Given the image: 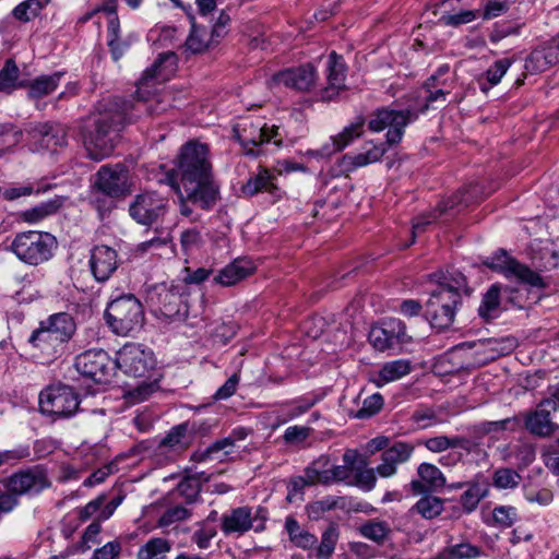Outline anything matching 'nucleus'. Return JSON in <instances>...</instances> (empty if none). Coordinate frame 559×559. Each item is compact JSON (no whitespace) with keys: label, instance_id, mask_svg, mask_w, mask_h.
I'll return each instance as SVG.
<instances>
[{"label":"nucleus","instance_id":"nucleus-1","mask_svg":"<svg viewBox=\"0 0 559 559\" xmlns=\"http://www.w3.org/2000/svg\"><path fill=\"white\" fill-rule=\"evenodd\" d=\"M209 147L190 141L181 148L177 175L187 198L203 210H211L219 199V187L212 174Z\"/></svg>","mask_w":559,"mask_h":559},{"label":"nucleus","instance_id":"nucleus-2","mask_svg":"<svg viewBox=\"0 0 559 559\" xmlns=\"http://www.w3.org/2000/svg\"><path fill=\"white\" fill-rule=\"evenodd\" d=\"M432 277L437 287L426 302V317L433 329L443 331L453 324L462 296L469 295L472 289L466 277L455 270L433 274Z\"/></svg>","mask_w":559,"mask_h":559},{"label":"nucleus","instance_id":"nucleus-3","mask_svg":"<svg viewBox=\"0 0 559 559\" xmlns=\"http://www.w3.org/2000/svg\"><path fill=\"white\" fill-rule=\"evenodd\" d=\"M175 66L176 55L174 52L159 55L151 68L144 71L133 99L119 100L127 114L128 122L135 121L144 112L148 116H155L167 110L170 106L169 95L167 93L151 95L150 87L153 86V81H164L167 76L166 69L167 72H171Z\"/></svg>","mask_w":559,"mask_h":559},{"label":"nucleus","instance_id":"nucleus-4","mask_svg":"<svg viewBox=\"0 0 559 559\" xmlns=\"http://www.w3.org/2000/svg\"><path fill=\"white\" fill-rule=\"evenodd\" d=\"M156 358L153 350L142 344L128 343L117 353L116 369L126 376L142 379L135 386L126 391L131 403H141L159 388L160 376L156 373Z\"/></svg>","mask_w":559,"mask_h":559},{"label":"nucleus","instance_id":"nucleus-5","mask_svg":"<svg viewBox=\"0 0 559 559\" xmlns=\"http://www.w3.org/2000/svg\"><path fill=\"white\" fill-rule=\"evenodd\" d=\"M127 122V114L119 100H115L108 107L88 117L82 132L87 156L96 162L108 157L116 146L119 132Z\"/></svg>","mask_w":559,"mask_h":559},{"label":"nucleus","instance_id":"nucleus-6","mask_svg":"<svg viewBox=\"0 0 559 559\" xmlns=\"http://www.w3.org/2000/svg\"><path fill=\"white\" fill-rule=\"evenodd\" d=\"M104 319L116 335L131 336L142 330L145 314L141 301L134 295L126 294L108 302Z\"/></svg>","mask_w":559,"mask_h":559},{"label":"nucleus","instance_id":"nucleus-7","mask_svg":"<svg viewBox=\"0 0 559 559\" xmlns=\"http://www.w3.org/2000/svg\"><path fill=\"white\" fill-rule=\"evenodd\" d=\"M56 246V238L51 234L27 230L16 234L8 250L21 262L37 266L51 259Z\"/></svg>","mask_w":559,"mask_h":559},{"label":"nucleus","instance_id":"nucleus-8","mask_svg":"<svg viewBox=\"0 0 559 559\" xmlns=\"http://www.w3.org/2000/svg\"><path fill=\"white\" fill-rule=\"evenodd\" d=\"M234 132L239 143L245 150V154L257 157L262 154V145L273 140L276 146H282L283 139L280 129L276 126L269 127L260 120L243 119L234 128Z\"/></svg>","mask_w":559,"mask_h":559},{"label":"nucleus","instance_id":"nucleus-9","mask_svg":"<svg viewBox=\"0 0 559 559\" xmlns=\"http://www.w3.org/2000/svg\"><path fill=\"white\" fill-rule=\"evenodd\" d=\"M79 405V395L66 384L50 385L39 394L40 412L53 419L73 416Z\"/></svg>","mask_w":559,"mask_h":559},{"label":"nucleus","instance_id":"nucleus-10","mask_svg":"<svg viewBox=\"0 0 559 559\" xmlns=\"http://www.w3.org/2000/svg\"><path fill=\"white\" fill-rule=\"evenodd\" d=\"M74 367L79 373L96 383H109L116 373V359L104 349H88L76 356Z\"/></svg>","mask_w":559,"mask_h":559},{"label":"nucleus","instance_id":"nucleus-11","mask_svg":"<svg viewBox=\"0 0 559 559\" xmlns=\"http://www.w3.org/2000/svg\"><path fill=\"white\" fill-rule=\"evenodd\" d=\"M414 119L416 115L411 110L380 108L371 115L368 127L373 132H381L389 128L386 144L394 145L401 142L405 127Z\"/></svg>","mask_w":559,"mask_h":559},{"label":"nucleus","instance_id":"nucleus-12","mask_svg":"<svg viewBox=\"0 0 559 559\" xmlns=\"http://www.w3.org/2000/svg\"><path fill=\"white\" fill-rule=\"evenodd\" d=\"M267 511L258 507L254 511L249 507H238L222 516V531L226 534H245L253 530L262 532L265 530Z\"/></svg>","mask_w":559,"mask_h":559},{"label":"nucleus","instance_id":"nucleus-13","mask_svg":"<svg viewBox=\"0 0 559 559\" xmlns=\"http://www.w3.org/2000/svg\"><path fill=\"white\" fill-rule=\"evenodd\" d=\"M50 486L51 481L46 469L39 465L12 474L5 484L7 492L15 498L17 496H37Z\"/></svg>","mask_w":559,"mask_h":559},{"label":"nucleus","instance_id":"nucleus-14","mask_svg":"<svg viewBox=\"0 0 559 559\" xmlns=\"http://www.w3.org/2000/svg\"><path fill=\"white\" fill-rule=\"evenodd\" d=\"M484 264L490 270L501 273L507 277L514 276L522 283H525L532 287L545 286L544 278L537 272H534L526 265L519 263L504 250H499L491 257H488L484 261Z\"/></svg>","mask_w":559,"mask_h":559},{"label":"nucleus","instance_id":"nucleus-15","mask_svg":"<svg viewBox=\"0 0 559 559\" xmlns=\"http://www.w3.org/2000/svg\"><path fill=\"white\" fill-rule=\"evenodd\" d=\"M167 206L168 200L165 197L145 191L135 195L129 205V214L138 224L150 226L166 214Z\"/></svg>","mask_w":559,"mask_h":559},{"label":"nucleus","instance_id":"nucleus-16","mask_svg":"<svg viewBox=\"0 0 559 559\" xmlns=\"http://www.w3.org/2000/svg\"><path fill=\"white\" fill-rule=\"evenodd\" d=\"M28 145L32 152L56 151L68 145V129L58 122H45L28 131Z\"/></svg>","mask_w":559,"mask_h":559},{"label":"nucleus","instance_id":"nucleus-17","mask_svg":"<svg viewBox=\"0 0 559 559\" xmlns=\"http://www.w3.org/2000/svg\"><path fill=\"white\" fill-rule=\"evenodd\" d=\"M318 74L314 67L306 63L295 68H288L273 74L270 87L283 85L299 92H309L317 82Z\"/></svg>","mask_w":559,"mask_h":559},{"label":"nucleus","instance_id":"nucleus-18","mask_svg":"<svg viewBox=\"0 0 559 559\" xmlns=\"http://www.w3.org/2000/svg\"><path fill=\"white\" fill-rule=\"evenodd\" d=\"M406 329L400 319L391 318L382 322L380 326L371 328L369 332L370 344L380 352L394 349L404 343Z\"/></svg>","mask_w":559,"mask_h":559},{"label":"nucleus","instance_id":"nucleus-19","mask_svg":"<svg viewBox=\"0 0 559 559\" xmlns=\"http://www.w3.org/2000/svg\"><path fill=\"white\" fill-rule=\"evenodd\" d=\"M96 177L95 186L106 195L117 198L128 190V169L122 164L104 165Z\"/></svg>","mask_w":559,"mask_h":559},{"label":"nucleus","instance_id":"nucleus-20","mask_svg":"<svg viewBox=\"0 0 559 559\" xmlns=\"http://www.w3.org/2000/svg\"><path fill=\"white\" fill-rule=\"evenodd\" d=\"M346 67L342 56L332 51L326 62V81L328 85L321 90L320 97L322 100L335 99L342 91H345Z\"/></svg>","mask_w":559,"mask_h":559},{"label":"nucleus","instance_id":"nucleus-21","mask_svg":"<svg viewBox=\"0 0 559 559\" xmlns=\"http://www.w3.org/2000/svg\"><path fill=\"white\" fill-rule=\"evenodd\" d=\"M119 265L118 253L111 247L102 245L91 250L90 267L97 282H106Z\"/></svg>","mask_w":559,"mask_h":559},{"label":"nucleus","instance_id":"nucleus-22","mask_svg":"<svg viewBox=\"0 0 559 559\" xmlns=\"http://www.w3.org/2000/svg\"><path fill=\"white\" fill-rule=\"evenodd\" d=\"M559 64V34L545 45L535 48L525 60V69L540 73Z\"/></svg>","mask_w":559,"mask_h":559},{"label":"nucleus","instance_id":"nucleus-23","mask_svg":"<svg viewBox=\"0 0 559 559\" xmlns=\"http://www.w3.org/2000/svg\"><path fill=\"white\" fill-rule=\"evenodd\" d=\"M551 409L537 404L535 411L525 416V428L530 433L540 438H548L559 431V425L550 416Z\"/></svg>","mask_w":559,"mask_h":559},{"label":"nucleus","instance_id":"nucleus-24","mask_svg":"<svg viewBox=\"0 0 559 559\" xmlns=\"http://www.w3.org/2000/svg\"><path fill=\"white\" fill-rule=\"evenodd\" d=\"M155 296L163 316L175 318L180 314L181 292L179 285L159 284L155 287Z\"/></svg>","mask_w":559,"mask_h":559},{"label":"nucleus","instance_id":"nucleus-25","mask_svg":"<svg viewBox=\"0 0 559 559\" xmlns=\"http://www.w3.org/2000/svg\"><path fill=\"white\" fill-rule=\"evenodd\" d=\"M364 128V120H359L350 126L344 128V130L335 136H331L330 140L324 143L320 150L317 151V156L328 157L332 154L342 151L355 139L361 135Z\"/></svg>","mask_w":559,"mask_h":559},{"label":"nucleus","instance_id":"nucleus-26","mask_svg":"<svg viewBox=\"0 0 559 559\" xmlns=\"http://www.w3.org/2000/svg\"><path fill=\"white\" fill-rule=\"evenodd\" d=\"M254 263L249 259H236L223 267L215 276V282L222 286H231L252 274Z\"/></svg>","mask_w":559,"mask_h":559},{"label":"nucleus","instance_id":"nucleus-27","mask_svg":"<svg viewBox=\"0 0 559 559\" xmlns=\"http://www.w3.org/2000/svg\"><path fill=\"white\" fill-rule=\"evenodd\" d=\"M386 147L383 144H369L365 152L355 155L346 154L342 157L340 166L343 171L350 173L359 167L376 163L385 154Z\"/></svg>","mask_w":559,"mask_h":559},{"label":"nucleus","instance_id":"nucleus-28","mask_svg":"<svg viewBox=\"0 0 559 559\" xmlns=\"http://www.w3.org/2000/svg\"><path fill=\"white\" fill-rule=\"evenodd\" d=\"M278 191L276 176L264 167H260L259 171L251 176L242 186V193L249 197L260 192L277 195Z\"/></svg>","mask_w":559,"mask_h":559},{"label":"nucleus","instance_id":"nucleus-29","mask_svg":"<svg viewBox=\"0 0 559 559\" xmlns=\"http://www.w3.org/2000/svg\"><path fill=\"white\" fill-rule=\"evenodd\" d=\"M28 342L33 345V347L39 349L41 353L48 356L57 355L66 344L56 334H52V331L49 330L43 322L39 323V328H37L31 334Z\"/></svg>","mask_w":559,"mask_h":559},{"label":"nucleus","instance_id":"nucleus-30","mask_svg":"<svg viewBox=\"0 0 559 559\" xmlns=\"http://www.w3.org/2000/svg\"><path fill=\"white\" fill-rule=\"evenodd\" d=\"M532 264L539 272H549L559 266V251L550 242L533 248Z\"/></svg>","mask_w":559,"mask_h":559},{"label":"nucleus","instance_id":"nucleus-31","mask_svg":"<svg viewBox=\"0 0 559 559\" xmlns=\"http://www.w3.org/2000/svg\"><path fill=\"white\" fill-rule=\"evenodd\" d=\"M41 322L64 343H68L76 331L73 317L67 312L53 313Z\"/></svg>","mask_w":559,"mask_h":559},{"label":"nucleus","instance_id":"nucleus-32","mask_svg":"<svg viewBox=\"0 0 559 559\" xmlns=\"http://www.w3.org/2000/svg\"><path fill=\"white\" fill-rule=\"evenodd\" d=\"M285 531L288 534L290 543L297 548L309 550L318 543L317 536L301 527L294 516L286 518Z\"/></svg>","mask_w":559,"mask_h":559},{"label":"nucleus","instance_id":"nucleus-33","mask_svg":"<svg viewBox=\"0 0 559 559\" xmlns=\"http://www.w3.org/2000/svg\"><path fill=\"white\" fill-rule=\"evenodd\" d=\"M62 72H55L50 75H40L29 82L28 97L33 100H39L56 91L60 84Z\"/></svg>","mask_w":559,"mask_h":559},{"label":"nucleus","instance_id":"nucleus-34","mask_svg":"<svg viewBox=\"0 0 559 559\" xmlns=\"http://www.w3.org/2000/svg\"><path fill=\"white\" fill-rule=\"evenodd\" d=\"M107 38L108 46L115 60L122 57L124 51L129 48L132 40H138L136 35H131L128 40H122L120 37V21L118 16L108 20L107 24Z\"/></svg>","mask_w":559,"mask_h":559},{"label":"nucleus","instance_id":"nucleus-35","mask_svg":"<svg viewBox=\"0 0 559 559\" xmlns=\"http://www.w3.org/2000/svg\"><path fill=\"white\" fill-rule=\"evenodd\" d=\"M412 371L411 361L407 359H397L385 362L378 373L377 385L397 381Z\"/></svg>","mask_w":559,"mask_h":559},{"label":"nucleus","instance_id":"nucleus-36","mask_svg":"<svg viewBox=\"0 0 559 559\" xmlns=\"http://www.w3.org/2000/svg\"><path fill=\"white\" fill-rule=\"evenodd\" d=\"M231 440L226 437L216 440L205 450L195 451L191 460L194 462H209V461H223L227 455L233 452Z\"/></svg>","mask_w":559,"mask_h":559},{"label":"nucleus","instance_id":"nucleus-37","mask_svg":"<svg viewBox=\"0 0 559 559\" xmlns=\"http://www.w3.org/2000/svg\"><path fill=\"white\" fill-rule=\"evenodd\" d=\"M231 440L226 437L216 440L205 450L195 451L191 460L194 462H209V461H223L227 455L233 452Z\"/></svg>","mask_w":559,"mask_h":559},{"label":"nucleus","instance_id":"nucleus-38","mask_svg":"<svg viewBox=\"0 0 559 559\" xmlns=\"http://www.w3.org/2000/svg\"><path fill=\"white\" fill-rule=\"evenodd\" d=\"M209 477L205 473H197L183 477L177 485L176 491L178 496L186 499L188 503L197 500L201 491L202 481H207Z\"/></svg>","mask_w":559,"mask_h":559},{"label":"nucleus","instance_id":"nucleus-39","mask_svg":"<svg viewBox=\"0 0 559 559\" xmlns=\"http://www.w3.org/2000/svg\"><path fill=\"white\" fill-rule=\"evenodd\" d=\"M511 64L512 60L510 58L496 60L484 73L483 78L485 82H483L481 79L479 80L480 91L487 93L491 87L499 84Z\"/></svg>","mask_w":559,"mask_h":559},{"label":"nucleus","instance_id":"nucleus-40","mask_svg":"<svg viewBox=\"0 0 559 559\" xmlns=\"http://www.w3.org/2000/svg\"><path fill=\"white\" fill-rule=\"evenodd\" d=\"M481 556V549L469 543L450 545L438 552L437 559H475Z\"/></svg>","mask_w":559,"mask_h":559},{"label":"nucleus","instance_id":"nucleus-41","mask_svg":"<svg viewBox=\"0 0 559 559\" xmlns=\"http://www.w3.org/2000/svg\"><path fill=\"white\" fill-rule=\"evenodd\" d=\"M469 441L463 437L437 436L424 441V445L431 452L439 453L448 449L461 448L468 450Z\"/></svg>","mask_w":559,"mask_h":559},{"label":"nucleus","instance_id":"nucleus-42","mask_svg":"<svg viewBox=\"0 0 559 559\" xmlns=\"http://www.w3.org/2000/svg\"><path fill=\"white\" fill-rule=\"evenodd\" d=\"M170 543L160 537L151 538L138 551V559H166L170 551Z\"/></svg>","mask_w":559,"mask_h":559},{"label":"nucleus","instance_id":"nucleus-43","mask_svg":"<svg viewBox=\"0 0 559 559\" xmlns=\"http://www.w3.org/2000/svg\"><path fill=\"white\" fill-rule=\"evenodd\" d=\"M306 474L310 484L318 485H330V457L328 455H321L314 460L308 467L305 468Z\"/></svg>","mask_w":559,"mask_h":559},{"label":"nucleus","instance_id":"nucleus-44","mask_svg":"<svg viewBox=\"0 0 559 559\" xmlns=\"http://www.w3.org/2000/svg\"><path fill=\"white\" fill-rule=\"evenodd\" d=\"M500 307V286L491 285L487 293L484 295L481 304L478 308V313L486 320H491L498 317Z\"/></svg>","mask_w":559,"mask_h":559},{"label":"nucleus","instance_id":"nucleus-45","mask_svg":"<svg viewBox=\"0 0 559 559\" xmlns=\"http://www.w3.org/2000/svg\"><path fill=\"white\" fill-rule=\"evenodd\" d=\"M413 453V444L404 441H396L386 450H384L381 456L384 459V461L390 462L395 466H399L400 464L408 462Z\"/></svg>","mask_w":559,"mask_h":559},{"label":"nucleus","instance_id":"nucleus-46","mask_svg":"<svg viewBox=\"0 0 559 559\" xmlns=\"http://www.w3.org/2000/svg\"><path fill=\"white\" fill-rule=\"evenodd\" d=\"M417 512L424 519L431 520L440 515L443 511L442 499L435 496L421 497L411 509V512Z\"/></svg>","mask_w":559,"mask_h":559},{"label":"nucleus","instance_id":"nucleus-47","mask_svg":"<svg viewBox=\"0 0 559 559\" xmlns=\"http://www.w3.org/2000/svg\"><path fill=\"white\" fill-rule=\"evenodd\" d=\"M20 69L13 59H8L0 70V92L11 94L20 87Z\"/></svg>","mask_w":559,"mask_h":559},{"label":"nucleus","instance_id":"nucleus-48","mask_svg":"<svg viewBox=\"0 0 559 559\" xmlns=\"http://www.w3.org/2000/svg\"><path fill=\"white\" fill-rule=\"evenodd\" d=\"M519 419L516 417H509L501 420H486L477 426V432L480 435H496L499 438V433L503 431H515L519 427Z\"/></svg>","mask_w":559,"mask_h":559},{"label":"nucleus","instance_id":"nucleus-49","mask_svg":"<svg viewBox=\"0 0 559 559\" xmlns=\"http://www.w3.org/2000/svg\"><path fill=\"white\" fill-rule=\"evenodd\" d=\"M360 534L377 543L382 544L389 536L391 528L384 521L369 520L359 527Z\"/></svg>","mask_w":559,"mask_h":559},{"label":"nucleus","instance_id":"nucleus-50","mask_svg":"<svg viewBox=\"0 0 559 559\" xmlns=\"http://www.w3.org/2000/svg\"><path fill=\"white\" fill-rule=\"evenodd\" d=\"M338 536L337 527L335 525H330L321 535V542L316 550V558L330 559L335 550Z\"/></svg>","mask_w":559,"mask_h":559},{"label":"nucleus","instance_id":"nucleus-51","mask_svg":"<svg viewBox=\"0 0 559 559\" xmlns=\"http://www.w3.org/2000/svg\"><path fill=\"white\" fill-rule=\"evenodd\" d=\"M522 476L513 468L499 467L492 473V485L498 489H515Z\"/></svg>","mask_w":559,"mask_h":559},{"label":"nucleus","instance_id":"nucleus-52","mask_svg":"<svg viewBox=\"0 0 559 559\" xmlns=\"http://www.w3.org/2000/svg\"><path fill=\"white\" fill-rule=\"evenodd\" d=\"M61 206V202L59 200H50L47 202H43L39 205H36L29 210H26L22 213V218L27 223H37L43 218L53 214Z\"/></svg>","mask_w":559,"mask_h":559},{"label":"nucleus","instance_id":"nucleus-53","mask_svg":"<svg viewBox=\"0 0 559 559\" xmlns=\"http://www.w3.org/2000/svg\"><path fill=\"white\" fill-rule=\"evenodd\" d=\"M417 474L421 481L431 489L442 488L445 485L444 475L433 464L421 463L417 468Z\"/></svg>","mask_w":559,"mask_h":559},{"label":"nucleus","instance_id":"nucleus-54","mask_svg":"<svg viewBox=\"0 0 559 559\" xmlns=\"http://www.w3.org/2000/svg\"><path fill=\"white\" fill-rule=\"evenodd\" d=\"M23 136L21 129L12 123H0V156L17 145Z\"/></svg>","mask_w":559,"mask_h":559},{"label":"nucleus","instance_id":"nucleus-55","mask_svg":"<svg viewBox=\"0 0 559 559\" xmlns=\"http://www.w3.org/2000/svg\"><path fill=\"white\" fill-rule=\"evenodd\" d=\"M187 432V424L173 427L170 431L162 439L159 447L186 449L189 445Z\"/></svg>","mask_w":559,"mask_h":559},{"label":"nucleus","instance_id":"nucleus-56","mask_svg":"<svg viewBox=\"0 0 559 559\" xmlns=\"http://www.w3.org/2000/svg\"><path fill=\"white\" fill-rule=\"evenodd\" d=\"M210 40L206 29L192 23L190 35L186 40V47L193 53H200L209 47Z\"/></svg>","mask_w":559,"mask_h":559},{"label":"nucleus","instance_id":"nucleus-57","mask_svg":"<svg viewBox=\"0 0 559 559\" xmlns=\"http://www.w3.org/2000/svg\"><path fill=\"white\" fill-rule=\"evenodd\" d=\"M487 495V489L484 485L472 484L461 496V504L467 511H474L480 500Z\"/></svg>","mask_w":559,"mask_h":559},{"label":"nucleus","instance_id":"nucleus-58","mask_svg":"<svg viewBox=\"0 0 559 559\" xmlns=\"http://www.w3.org/2000/svg\"><path fill=\"white\" fill-rule=\"evenodd\" d=\"M523 24L521 23H511V22H500L493 24L490 33L489 40L492 44H497L502 39L510 36H519L521 34V29Z\"/></svg>","mask_w":559,"mask_h":559},{"label":"nucleus","instance_id":"nucleus-59","mask_svg":"<svg viewBox=\"0 0 559 559\" xmlns=\"http://www.w3.org/2000/svg\"><path fill=\"white\" fill-rule=\"evenodd\" d=\"M41 9L39 0H25L13 9L12 14L19 21L28 22L36 17Z\"/></svg>","mask_w":559,"mask_h":559},{"label":"nucleus","instance_id":"nucleus-60","mask_svg":"<svg viewBox=\"0 0 559 559\" xmlns=\"http://www.w3.org/2000/svg\"><path fill=\"white\" fill-rule=\"evenodd\" d=\"M492 518L499 527L508 528L518 521L519 514L512 506H499L492 510Z\"/></svg>","mask_w":559,"mask_h":559},{"label":"nucleus","instance_id":"nucleus-61","mask_svg":"<svg viewBox=\"0 0 559 559\" xmlns=\"http://www.w3.org/2000/svg\"><path fill=\"white\" fill-rule=\"evenodd\" d=\"M479 15L478 10H462L457 13L442 14L440 21L447 26L457 27L475 21Z\"/></svg>","mask_w":559,"mask_h":559},{"label":"nucleus","instance_id":"nucleus-62","mask_svg":"<svg viewBox=\"0 0 559 559\" xmlns=\"http://www.w3.org/2000/svg\"><path fill=\"white\" fill-rule=\"evenodd\" d=\"M411 419L418 428L426 429L437 423V413L432 407L420 406L413 412Z\"/></svg>","mask_w":559,"mask_h":559},{"label":"nucleus","instance_id":"nucleus-63","mask_svg":"<svg viewBox=\"0 0 559 559\" xmlns=\"http://www.w3.org/2000/svg\"><path fill=\"white\" fill-rule=\"evenodd\" d=\"M320 401V397L317 395H307L298 399L297 401L293 402L288 412L287 416L293 419L296 418L306 412H308L312 406H314Z\"/></svg>","mask_w":559,"mask_h":559},{"label":"nucleus","instance_id":"nucleus-64","mask_svg":"<svg viewBox=\"0 0 559 559\" xmlns=\"http://www.w3.org/2000/svg\"><path fill=\"white\" fill-rule=\"evenodd\" d=\"M122 550L119 540H111L106 543L103 547L97 548L92 559H118Z\"/></svg>","mask_w":559,"mask_h":559}]
</instances>
